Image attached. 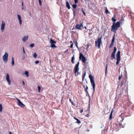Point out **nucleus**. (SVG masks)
Listing matches in <instances>:
<instances>
[{
	"mask_svg": "<svg viewBox=\"0 0 134 134\" xmlns=\"http://www.w3.org/2000/svg\"><path fill=\"white\" fill-rule=\"evenodd\" d=\"M117 49L116 47H114V49L113 50V52H112L113 53H115L116 52V51Z\"/></svg>",
	"mask_w": 134,
	"mask_h": 134,
	"instance_id": "obj_25",
	"label": "nucleus"
},
{
	"mask_svg": "<svg viewBox=\"0 0 134 134\" xmlns=\"http://www.w3.org/2000/svg\"><path fill=\"white\" fill-rule=\"evenodd\" d=\"M50 43H51V47L53 48L57 47V46L54 44V43H56V42L52 39H51L50 40Z\"/></svg>",
	"mask_w": 134,
	"mask_h": 134,
	"instance_id": "obj_7",
	"label": "nucleus"
},
{
	"mask_svg": "<svg viewBox=\"0 0 134 134\" xmlns=\"http://www.w3.org/2000/svg\"><path fill=\"white\" fill-rule=\"evenodd\" d=\"M89 77L90 79L91 84L92 86L94 91L95 88V83L94 77L91 74L89 75Z\"/></svg>",
	"mask_w": 134,
	"mask_h": 134,
	"instance_id": "obj_3",
	"label": "nucleus"
},
{
	"mask_svg": "<svg viewBox=\"0 0 134 134\" xmlns=\"http://www.w3.org/2000/svg\"><path fill=\"white\" fill-rule=\"evenodd\" d=\"M73 44L72 43L70 47L71 48H72L73 47Z\"/></svg>",
	"mask_w": 134,
	"mask_h": 134,
	"instance_id": "obj_44",
	"label": "nucleus"
},
{
	"mask_svg": "<svg viewBox=\"0 0 134 134\" xmlns=\"http://www.w3.org/2000/svg\"><path fill=\"white\" fill-rule=\"evenodd\" d=\"M66 7H67L68 9H70V7L69 3L68 1L66 2Z\"/></svg>",
	"mask_w": 134,
	"mask_h": 134,
	"instance_id": "obj_15",
	"label": "nucleus"
},
{
	"mask_svg": "<svg viewBox=\"0 0 134 134\" xmlns=\"http://www.w3.org/2000/svg\"><path fill=\"white\" fill-rule=\"evenodd\" d=\"M71 32L72 33H75V31H71Z\"/></svg>",
	"mask_w": 134,
	"mask_h": 134,
	"instance_id": "obj_49",
	"label": "nucleus"
},
{
	"mask_svg": "<svg viewBox=\"0 0 134 134\" xmlns=\"http://www.w3.org/2000/svg\"><path fill=\"white\" fill-rule=\"evenodd\" d=\"M34 43H32L30 45V46L31 47H32L34 46Z\"/></svg>",
	"mask_w": 134,
	"mask_h": 134,
	"instance_id": "obj_36",
	"label": "nucleus"
},
{
	"mask_svg": "<svg viewBox=\"0 0 134 134\" xmlns=\"http://www.w3.org/2000/svg\"><path fill=\"white\" fill-rule=\"evenodd\" d=\"M39 3L40 5L41 6V0H38Z\"/></svg>",
	"mask_w": 134,
	"mask_h": 134,
	"instance_id": "obj_39",
	"label": "nucleus"
},
{
	"mask_svg": "<svg viewBox=\"0 0 134 134\" xmlns=\"http://www.w3.org/2000/svg\"><path fill=\"white\" fill-rule=\"evenodd\" d=\"M74 60H75V56L74 55L73 57H72L71 58V62L73 64H74Z\"/></svg>",
	"mask_w": 134,
	"mask_h": 134,
	"instance_id": "obj_20",
	"label": "nucleus"
},
{
	"mask_svg": "<svg viewBox=\"0 0 134 134\" xmlns=\"http://www.w3.org/2000/svg\"><path fill=\"white\" fill-rule=\"evenodd\" d=\"M105 12L107 14H110L109 12L107 7L105 8Z\"/></svg>",
	"mask_w": 134,
	"mask_h": 134,
	"instance_id": "obj_22",
	"label": "nucleus"
},
{
	"mask_svg": "<svg viewBox=\"0 0 134 134\" xmlns=\"http://www.w3.org/2000/svg\"><path fill=\"white\" fill-rule=\"evenodd\" d=\"M115 38V34H114L113 37V38L112 41H111L112 42L114 43Z\"/></svg>",
	"mask_w": 134,
	"mask_h": 134,
	"instance_id": "obj_23",
	"label": "nucleus"
},
{
	"mask_svg": "<svg viewBox=\"0 0 134 134\" xmlns=\"http://www.w3.org/2000/svg\"><path fill=\"white\" fill-rule=\"evenodd\" d=\"M33 56L35 58H36L37 57V54L35 52Z\"/></svg>",
	"mask_w": 134,
	"mask_h": 134,
	"instance_id": "obj_28",
	"label": "nucleus"
},
{
	"mask_svg": "<svg viewBox=\"0 0 134 134\" xmlns=\"http://www.w3.org/2000/svg\"><path fill=\"white\" fill-rule=\"evenodd\" d=\"M14 64V58L13 57H12V66Z\"/></svg>",
	"mask_w": 134,
	"mask_h": 134,
	"instance_id": "obj_26",
	"label": "nucleus"
},
{
	"mask_svg": "<svg viewBox=\"0 0 134 134\" xmlns=\"http://www.w3.org/2000/svg\"><path fill=\"white\" fill-rule=\"evenodd\" d=\"M29 14H30V16L31 15V14L30 13H29Z\"/></svg>",
	"mask_w": 134,
	"mask_h": 134,
	"instance_id": "obj_56",
	"label": "nucleus"
},
{
	"mask_svg": "<svg viewBox=\"0 0 134 134\" xmlns=\"http://www.w3.org/2000/svg\"><path fill=\"white\" fill-rule=\"evenodd\" d=\"M84 1H85V2H86L87 1H88V0H84Z\"/></svg>",
	"mask_w": 134,
	"mask_h": 134,
	"instance_id": "obj_53",
	"label": "nucleus"
},
{
	"mask_svg": "<svg viewBox=\"0 0 134 134\" xmlns=\"http://www.w3.org/2000/svg\"><path fill=\"white\" fill-rule=\"evenodd\" d=\"M23 2H22V6H23Z\"/></svg>",
	"mask_w": 134,
	"mask_h": 134,
	"instance_id": "obj_51",
	"label": "nucleus"
},
{
	"mask_svg": "<svg viewBox=\"0 0 134 134\" xmlns=\"http://www.w3.org/2000/svg\"><path fill=\"white\" fill-rule=\"evenodd\" d=\"M25 74L26 76L27 77H28L29 76V72L27 71H26L25 72Z\"/></svg>",
	"mask_w": 134,
	"mask_h": 134,
	"instance_id": "obj_24",
	"label": "nucleus"
},
{
	"mask_svg": "<svg viewBox=\"0 0 134 134\" xmlns=\"http://www.w3.org/2000/svg\"><path fill=\"white\" fill-rule=\"evenodd\" d=\"M115 53H112L111 57V59L112 60L115 58Z\"/></svg>",
	"mask_w": 134,
	"mask_h": 134,
	"instance_id": "obj_16",
	"label": "nucleus"
},
{
	"mask_svg": "<svg viewBox=\"0 0 134 134\" xmlns=\"http://www.w3.org/2000/svg\"><path fill=\"white\" fill-rule=\"evenodd\" d=\"M82 13H83V14H84V15H85V16L86 15V14L85 13L84 11H83Z\"/></svg>",
	"mask_w": 134,
	"mask_h": 134,
	"instance_id": "obj_45",
	"label": "nucleus"
},
{
	"mask_svg": "<svg viewBox=\"0 0 134 134\" xmlns=\"http://www.w3.org/2000/svg\"><path fill=\"white\" fill-rule=\"evenodd\" d=\"M110 115L109 117V118H110V119H111L112 117V112H111V113L110 114Z\"/></svg>",
	"mask_w": 134,
	"mask_h": 134,
	"instance_id": "obj_38",
	"label": "nucleus"
},
{
	"mask_svg": "<svg viewBox=\"0 0 134 134\" xmlns=\"http://www.w3.org/2000/svg\"><path fill=\"white\" fill-rule=\"evenodd\" d=\"M124 20V19L122 18L119 21L117 22L116 23L115 26H114V24L113 25L111 26V31L115 33H116L118 29L121 26L120 24H122Z\"/></svg>",
	"mask_w": 134,
	"mask_h": 134,
	"instance_id": "obj_1",
	"label": "nucleus"
},
{
	"mask_svg": "<svg viewBox=\"0 0 134 134\" xmlns=\"http://www.w3.org/2000/svg\"><path fill=\"white\" fill-rule=\"evenodd\" d=\"M5 22L3 20H2V24L1 25V30L2 31L4 30V26H5Z\"/></svg>",
	"mask_w": 134,
	"mask_h": 134,
	"instance_id": "obj_13",
	"label": "nucleus"
},
{
	"mask_svg": "<svg viewBox=\"0 0 134 134\" xmlns=\"http://www.w3.org/2000/svg\"><path fill=\"white\" fill-rule=\"evenodd\" d=\"M81 10L82 11V12H83V11H84L83 10V9L82 8V9H81Z\"/></svg>",
	"mask_w": 134,
	"mask_h": 134,
	"instance_id": "obj_52",
	"label": "nucleus"
},
{
	"mask_svg": "<svg viewBox=\"0 0 134 134\" xmlns=\"http://www.w3.org/2000/svg\"><path fill=\"white\" fill-rule=\"evenodd\" d=\"M83 87L84 88V89L85 92H88L87 90H88V88L87 86H86V87L84 85L83 86Z\"/></svg>",
	"mask_w": 134,
	"mask_h": 134,
	"instance_id": "obj_21",
	"label": "nucleus"
},
{
	"mask_svg": "<svg viewBox=\"0 0 134 134\" xmlns=\"http://www.w3.org/2000/svg\"><path fill=\"white\" fill-rule=\"evenodd\" d=\"M77 5L76 4H74L72 5L73 8L74 9L76 8L77 7Z\"/></svg>",
	"mask_w": 134,
	"mask_h": 134,
	"instance_id": "obj_31",
	"label": "nucleus"
},
{
	"mask_svg": "<svg viewBox=\"0 0 134 134\" xmlns=\"http://www.w3.org/2000/svg\"><path fill=\"white\" fill-rule=\"evenodd\" d=\"M107 65H108L107 64L106 65V70H105V73H106V74H107Z\"/></svg>",
	"mask_w": 134,
	"mask_h": 134,
	"instance_id": "obj_41",
	"label": "nucleus"
},
{
	"mask_svg": "<svg viewBox=\"0 0 134 134\" xmlns=\"http://www.w3.org/2000/svg\"><path fill=\"white\" fill-rule=\"evenodd\" d=\"M83 110L82 109V110H81L80 112V113H82L83 112Z\"/></svg>",
	"mask_w": 134,
	"mask_h": 134,
	"instance_id": "obj_48",
	"label": "nucleus"
},
{
	"mask_svg": "<svg viewBox=\"0 0 134 134\" xmlns=\"http://www.w3.org/2000/svg\"><path fill=\"white\" fill-rule=\"evenodd\" d=\"M74 29V28H72V30H73V29Z\"/></svg>",
	"mask_w": 134,
	"mask_h": 134,
	"instance_id": "obj_61",
	"label": "nucleus"
},
{
	"mask_svg": "<svg viewBox=\"0 0 134 134\" xmlns=\"http://www.w3.org/2000/svg\"><path fill=\"white\" fill-rule=\"evenodd\" d=\"M85 29H86V27H85Z\"/></svg>",
	"mask_w": 134,
	"mask_h": 134,
	"instance_id": "obj_59",
	"label": "nucleus"
},
{
	"mask_svg": "<svg viewBox=\"0 0 134 134\" xmlns=\"http://www.w3.org/2000/svg\"><path fill=\"white\" fill-rule=\"evenodd\" d=\"M69 101L70 102H71L72 104L74 105H75V104L74 102L72 101L71 98H70L69 99Z\"/></svg>",
	"mask_w": 134,
	"mask_h": 134,
	"instance_id": "obj_27",
	"label": "nucleus"
},
{
	"mask_svg": "<svg viewBox=\"0 0 134 134\" xmlns=\"http://www.w3.org/2000/svg\"><path fill=\"white\" fill-rule=\"evenodd\" d=\"M78 0H74V2L75 4H76L78 3Z\"/></svg>",
	"mask_w": 134,
	"mask_h": 134,
	"instance_id": "obj_40",
	"label": "nucleus"
},
{
	"mask_svg": "<svg viewBox=\"0 0 134 134\" xmlns=\"http://www.w3.org/2000/svg\"><path fill=\"white\" fill-rule=\"evenodd\" d=\"M122 77V74H121V75L120 76H119V80H120L121 79V77Z\"/></svg>",
	"mask_w": 134,
	"mask_h": 134,
	"instance_id": "obj_37",
	"label": "nucleus"
},
{
	"mask_svg": "<svg viewBox=\"0 0 134 134\" xmlns=\"http://www.w3.org/2000/svg\"><path fill=\"white\" fill-rule=\"evenodd\" d=\"M70 42V43H72V41H71Z\"/></svg>",
	"mask_w": 134,
	"mask_h": 134,
	"instance_id": "obj_57",
	"label": "nucleus"
},
{
	"mask_svg": "<svg viewBox=\"0 0 134 134\" xmlns=\"http://www.w3.org/2000/svg\"><path fill=\"white\" fill-rule=\"evenodd\" d=\"M73 12L74 13V15H75V14L76 13V10L75 9H73Z\"/></svg>",
	"mask_w": 134,
	"mask_h": 134,
	"instance_id": "obj_33",
	"label": "nucleus"
},
{
	"mask_svg": "<svg viewBox=\"0 0 134 134\" xmlns=\"http://www.w3.org/2000/svg\"><path fill=\"white\" fill-rule=\"evenodd\" d=\"M74 118L77 121L76 122V123H77L78 124H79L81 123V122L78 119L75 117H74Z\"/></svg>",
	"mask_w": 134,
	"mask_h": 134,
	"instance_id": "obj_19",
	"label": "nucleus"
},
{
	"mask_svg": "<svg viewBox=\"0 0 134 134\" xmlns=\"http://www.w3.org/2000/svg\"><path fill=\"white\" fill-rule=\"evenodd\" d=\"M25 58V57L24 56V57H23V59H24Z\"/></svg>",
	"mask_w": 134,
	"mask_h": 134,
	"instance_id": "obj_55",
	"label": "nucleus"
},
{
	"mask_svg": "<svg viewBox=\"0 0 134 134\" xmlns=\"http://www.w3.org/2000/svg\"><path fill=\"white\" fill-rule=\"evenodd\" d=\"M79 62H78L74 67V73L76 76H78L79 74Z\"/></svg>",
	"mask_w": 134,
	"mask_h": 134,
	"instance_id": "obj_2",
	"label": "nucleus"
},
{
	"mask_svg": "<svg viewBox=\"0 0 134 134\" xmlns=\"http://www.w3.org/2000/svg\"><path fill=\"white\" fill-rule=\"evenodd\" d=\"M39 62L38 61H36L35 62V63L36 64H38Z\"/></svg>",
	"mask_w": 134,
	"mask_h": 134,
	"instance_id": "obj_43",
	"label": "nucleus"
},
{
	"mask_svg": "<svg viewBox=\"0 0 134 134\" xmlns=\"http://www.w3.org/2000/svg\"><path fill=\"white\" fill-rule=\"evenodd\" d=\"M23 9V7H22V9Z\"/></svg>",
	"mask_w": 134,
	"mask_h": 134,
	"instance_id": "obj_58",
	"label": "nucleus"
},
{
	"mask_svg": "<svg viewBox=\"0 0 134 134\" xmlns=\"http://www.w3.org/2000/svg\"><path fill=\"white\" fill-rule=\"evenodd\" d=\"M123 81H122L121 82V86H122L123 85Z\"/></svg>",
	"mask_w": 134,
	"mask_h": 134,
	"instance_id": "obj_47",
	"label": "nucleus"
},
{
	"mask_svg": "<svg viewBox=\"0 0 134 134\" xmlns=\"http://www.w3.org/2000/svg\"><path fill=\"white\" fill-rule=\"evenodd\" d=\"M114 43L111 42V43L110 44L109 48H111L114 45Z\"/></svg>",
	"mask_w": 134,
	"mask_h": 134,
	"instance_id": "obj_29",
	"label": "nucleus"
},
{
	"mask_svg": "<svg viewBox=\"0 0 134 134\" xmlns=\"http://www.w3.org/2000/svg\"><path fill=\"white\" fill-rule=\"evenodd\" d=\"M86 116L87 117H88L89 116V115L88 114L86 115Z\"/></svg>",
	"mask_w": 134,
	"mask_h": 134,
	"instance_id": "obj_46",
	"label": "nucleus"
},
{
	"mask_svg": "<svg viewBox=\"0 0 134 134\" xmlns=\"http://www.w3.org/2000/svg\"><path fill=\"white\" fill-rule=\"evenodd\" d=\"M124 115V114H121V117L120 116L119 119L121 118V120H120V121L122 122L124 119L123 117H122Z\"/></svg>",
	"mask_w": 134,
	"mask_h": 134,
	"instance_id": "obj_18",
	"label": "nucleus"
},
{
	"mask_svg": "<svg viewBox=\"0 0 134 134\" xmlns=\"http://www.w3.org/2000/svg\"><path fill=\"white\" fill-rule=\"evenodd\" d=\"M79 59L81 60L82 62L84 63L83 65L86 67L87 65V63H85L86 59L81 53L80 54Z\"/></svg>",
	"mask_w": 134,
	"mask_h": 134,
	"instance_id": "obj_4",
	"label": "nucleus"
},
{
	"mask_svg": "<svg viewBox=\"0 0 134 134\" xmlns=\"http://www.w3.org/2000/svg\"><path fill=\"white\" fill-rule=\"evenodd\" d=\"M2 104H0V111L2 112Z\"/></svg>",
	"mask_w": 134,
	"mask_h": 134,
	"instance_id": "obj_32",
	"label": "nucleus"
},
{
	"mask_svg": "<svg viewBox=\"0 0 134 134\" xmlns=\"http://www.w3.org/2000/svg\"><path fill=\"white\" fill-rule=\"evenodd\" d=\"M28 38V36H27L24 37L23 39V41L24 42H25Z\"/></svg>",
	"mask_w": 134,
	"mask_h": 134,
	"instance_id": "obj_17",
	"label": "nucleus"
},
{
	"mask_svg": "<svg viewBox=\"0 0 134 134\" xmlns=\"http://www.w3.org/2000/svg\"><path fill=\"white\" fill-rule=\"evenodd\" d=\"M75 45L78 48V46H77V44H78V43H77V41H75Z\"/></svg>",
	"mask_w": 134,
	"mask_h": 134,
	"instance_id": "obj_35",
	"label": "nucleus"
},
{
	"mask_svg": "<svg viewBox=\"0 0 134 134\" xmlns=\"http://www.w3.org/2000/svg\"><path fill=\"white\" fill-rule=\"evenodd\" d=\"M63 100V98H62V100H61V103H62V101Z\"/></svg>",
	"mask_w": 134,
	"mask_h": 134,
	"instance_id": "obj_54",
	"label": "nucleus"
},
{
	"mask_svg": "<svg viewBox=\"0 0 134 134\" xmlns=\"http://www.w3.org/2000/svg\"><path fill=\"white\" fill-rule=\"evenodd\" d=\"M120 125H121V124H119V126H120Z\"/></svg>",
	"mask_w": 134,
	"mask_h": 134,
	"instance_id": "obj_60",
	"label": "nucleus"
},
{
	"mask_svg": "<svg viewBox=\"0 0 134 134\" xmlns=\"http://www.w3.org/2000/svg\"><path fill=\"white\" fill-rule=\"evenodd\" d=\"M6 79L8 82V84L9 85L10 84V81L9 79V76L8 74L7 73V74L6 77Z\"/></svg>",
	"mask_w": 134,
	"mask_h": 134,
	"instance_id": "obj_12",
	"label": "nucleus"
},
{
	"mask_svg": "<svg viewBox=\"0 0 134 134\" xmlns=\"http://www.w3.org/2000/svg\"><path fill=\"white\" fill-rule=\"evenodd\" d=\"M22 82H23V85H25V83H24V81H23Z\"/></svg>",
	"mask_w": 134,
	"mask_h": 134,
	"instance_id": "obj_50",
	"label": "nucleus"
},
{
	"mask_svg": "<svg viewBox=\"0 0 134 134\" xmlns=\"http://www.w3.org/2000/svg\"><path fill=\"white\" fill-rule=\"evenodd\" d=\"M38 92L39 93L40 92L41 87L40 86H38Z\"/></svg>",
	"mask_w": 134,
	"mask_h": 134,
	"instance_id": "obj_34",
	"label": "nucleus"
},
{
	"mask_svg": "<svg viewBox=\"0 0 134 134\" xmlns=\"http://www.w3.org/2000/svg\"><path fill=\"white\" fill-rule=\"evenodd\" d=\"M8 54L6 52L5 53L3 57V59L5 62L6 63L8 60Z\"/></svg>",
	"mask_w": 134,
	"mask_h": 134,
	"instance_id": "obj_9",
	"label": "nucleus"
},
{
	"mask_svg": "<svg viewBox=\"0 0 134 134\" xmlns=\"http://www.w3.org/2000/svg\"><path fill=\"white\" fill-rule=\"evenodd\" d=\"M111 20L112 22L113 23V25L114 24V26H115V24H116L115 22L116 21V15L115 14H114V15L113 16Z\"/></svg>",
	"mask_w": 134,
	"mask_h": 134,
	"instance_id": "obj_11",
	"label": "nucleus"
},
{
	"mask_svg": "<svg viewBox=\"0 0 134 134\" xmlns=\"http://www.w3.org/2000/svg\"><path fill=\"white\" fill-rule=\"evenodd\" d=\"M83 24L82 23H81L80 24V25H79L78 24H76V25L75 27L76 28H77V29H79L80 30H81L82 29H81V27H83Z\"/></svg>",
	"mask_w": 134,
	"mask_h": 134,
	"instance_id": "obj_10",
	"label": "nucleus"
},
{
	"mask_svg": "<svg viewBox=\"0 0 134 134\" xmlns=\"http://www.w3.org/2000/svg\"><path fill=\"white\" fill-rule=\"evenodd\" d=\"M120 51H118V52L116 54V59L117 60V62L116 63V64L117 65L119 64V62L120 61Z\"/></svg>",
	"mask_w": 134,
	"mask_h": 134,
	"instance_id": "obj_6",
	"label": "nucleus"
},
{
	"mask_svg": "<svg viewBox=\"0 0 134 134\" xmlns=\"http://www.w3.org/2000/svg\"><path fill=\"white\" fill-rule=\"evenodd\" d=\"M86 75V72H85L83 75L82 76V80H83L85 78V77Z\"/></svg>",
	"mask_w": 134,
	"mask_h": 134,
	"instance_id": "obj_30",
	"label": "nucleus"
},
{
	"mask_svg": "<svg viewBox=\"0 0 134 134\" xmlns=\"http://www.w3.org/2000/svg\"><path fill=\"white\" fill-rule=\"evenodd\" d=\"M15 98L18 102L17 104L18 105L21 107L24 108L25 106V105L18 98Z\"/></svg>",
	"mask_w": 134,
	"mask_h": 134,
	"instance_id": "obj_8",
	"label": "nucleus"
},
{
	"mask_svg": "<svg viewBox=\"0 0 134 134\" xmlns=\"http://www.w3.org/2000/svg\"><path fill=\"white\" fill-rule=\"evenodd\" d=\"M18 19L19 21V24L20 25L21 24V18L20 15H17Z\"/></svg>",
	"mask_w": 134,
	"mask_h": 134,
	"instance_id": "obj_14",
	"label": "nucleus"
},
{
	"mask_svg": "<svg viewBox=\"0 0 134 134\" xmlns=\"http://www.w3.org/2000/svg\"><path fill=\"white\" fill-rule=\"evenodd\" d=\"M101 39V37H99L98 39L95 41V46L97 47L98 48H100V44L102 43Z\"/></svg>",
	"mask_w": 134,
	"mask_h": 134,
	"instance_id": "obj_5",
	"label": "nucleus"
},
{
	"mask_svg": "<svg viewBox=\"0 0 134 134\" xmlns=\"http://www.w3.org/2000/svg\"><path fill=\"white\" fill-rule=\"evenodd\" d=\"M22 48H23V53H24V54H25V50L24 49V48L23 47Z\"/></svg>",
	"mask_w": 134,
	"mask_h": 134,
	"instance_id": "obj_42",
	"label": "nucleus"
}]
</instances>
